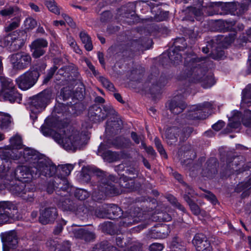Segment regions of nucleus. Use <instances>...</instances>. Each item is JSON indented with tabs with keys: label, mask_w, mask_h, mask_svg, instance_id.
Masks as SVG:
<instances>
[{
	"label": "nucleus",
	"mask_w": 251,
	"mask_h": 251,
	"mask_svg": "<svg viewBox=\"0 0 251 251\" xmlns=\"http://www.w3.org/2000/svg\"><path fill=\"white\" fill-rule=\"evenodd\" d=\"M66 106L62 103L56 105L51 114L45 121L40 131L46 137L51 136L54 140L65 150L75 151L83 148L86 144L77 131L66 129L62 125L61 119L58 114L63 115V110Z\"/></svg>",
	"instance_id": "1"
},
{
	"label": "nucleus",
	"mask_w": 251,
	"mask_h": 251,
	"mask_svg": "<svg viewBox=\"0 0 251 251\" xmlns=\"http://www.w3.org/2000/svg\"><path fill=\"white\" fill-rule=\"evenodd\" d=\"M4 160L0 165V176H3L7 182L18 180L23 183H29L41 176H45L51 174V171L42 168L40 165H37V167L30 165L29 167L20 166L15 169H12L11 163L7 159Z\"/></svg>",
	"instance_id": "2"
},
{
	"label": "nucleus",
	"mask_w": 251,
	"mask_h": 251,
	"mask_svg": "<svg viewBox=\"0 0 251 251\" xmlns=\"http://www.w3.org/2000/svg\"><path fill=\"white\" fill-rule=\"evenodd\" d=\"M125 140L124 137H118L113 142H111L110 140L104 141L100 145L97 152V155L100 156L104 161L108 163L124 159L126 154L124 151L114 152L108 149L112 147L116 149L123 148L125 146Z\"/></svg>",
	"instance_id": "3"
},
{
	"label": "nucleus",
	"mask_w": 251,
	"mask_h": 251,
	"mask_svg": "<svg viewBox=\"0 0 251 251\" xmlns=\"http://www.w3.org/2000/svg\"><path fill=\"white\" fill-rule=\"evenodd\" d=\"M82 174L83 176L86 175V180H89L90 179V176H101V183L99 187L100 192L101 194L98 198L96 197V193L93 194V197L95 200L101 199L105 196H112L119 195V192L114 187L111 183H105V178L103 177L104 173L94 166H87L83 167L82 169Z\"/></svg>",
	"instance_id": "4"
},
{
	"label": "nucleus",
	"mask_w": 251,
	"mask_h": 251,
	"mask_svg": "<svg viewBox=\"0 0 251 251\" xmlns=\"http://www.w3.org/2000/svg\"><path fill=\"white\" fill-rule=\"evenodd\" d=\"M22 157L25 161L29 162L30 166L37 167V165H40L42 168L46 169L50 171L53 169L50 159L32 149L28 148L24 149L23 155L19 158H21Z\"/></svg>",
	"instance_id": "5"
},
{
	"label": "nucleus",
	"mask_w": 251,
	"mask_h": 251,
	"mask_svg": "<svg viewBox=\"0 0 251 251\" xmlns=\"http://www.w3.org/2000/svg\"><path fill=\"white\" fill-rule=\"evenodd\" d=\"M15 181L11 182H7L4 180V177L0 176V190L4 188L7 189L12 194L15 196L21 197L24 200L29 201L32 200L33 195L29 189L26 188L25 184L14 183Z\"/></svg>",
	"instance_id": "6"
},
{
	"label": "nucleus",
	"mask_w": 251,
	"mask_h": 251,
	"mask_svg": "<svg viewBox=\"0 0 251 251\" xmlns=\"http://www.w3.org/2000/svg\"><path fill=\"white\" fill-rule=\"evenodd\" d=\"M51 164L53 169L52 171H51V174L50 175L45 176V177H50L55 176L53 179L56 180L55 182L56 184L58 185L60 184V181H61L64 186L61 187L60 189L63 191H68L69 189V184L66 180V177L71 174V172L74 169V165L73 164H68L66 165H61L56 167L51 161Z\"/></svg>",
	"instance_id": "7"
},
{
	"label": "nucleus",
	"mask_w": 251,
	"mask_h": 251,
	"mask_svg": "<svg viewBox=\"0 0 251 251\" xmlns=\"http://www.w3.org/2000/svg\"><path fill=\"white\" fill-rule=\"evenodd\" d=\"M51 96L49 91H44L32 98L29 103L30 117L36 118L32 114H36L43 111L50 102Z\"/></svg>",
	"instance_id": "8"
},
{
	"label": "nucleus",
	"mask_w": 251,
	"mask_h": 251,
	"mask_svg": "<svg viewBox=\"0 0 251 251\" xmlns=\"http://www.w3.org/2000/svg\"><path fill=\"white\" fill-rule=\"evenodd\" d=\"M193 132L191 127H187L181 130L176 127H172L168 128L165 131L166 141L168 144L170 145L176 143L177 141V135H179L181 141L186 140Z\"/></svg>",
	"instance_id": "9"
},
{
	"label": "nucleus",
	"mask_w": 251,
	"mask_h": 251,
	"mask_svg": "<svg viewBox=\"0 0 251 251\" xmlns=\"http://www.w3.org/2000/svg\"><path fill=\"white\" fill-rule=\"evenodd\" d=\"M201 61L200 58H192L188 64L191 70L189 75L194 82H201L206 74L207 69L202 67Z\"/></svg>",
	"instance_id": "10"
},
{
	"label": "nucleus",
	"mask_w": 251,
	"mask_h": 251,
	"mask_svg": "<svg viewBox=\"0 0 251 251\" xmlns=\"http://www.w3.org/2000/svg\"><path fill=\"white\" fill-rule=\"evenodd\" d=\"M39 76V73L37 71L29 70L19 76L15 81L20 89L27 90L34 86Z\"/></svg>",
	"instance_id": "11"
},
{
	"label": "nucleus",
	"mask_w": 251,
	"mask_h": 251,
	"mask_svg": "<svg viewBox=\"0 0 251 251\" xmlns=\"http://www.w3.org/2000/svg\"><path fill=\"white\" fill-rule=\"evenodd\" d=\"M18 209V203L14 201H0V226L14 218V213Z\"/></svg>",
	"instance_id": "12"
},
{
	"label": "nucleus",
	"mask_w": 251,
	"mask_h": 251,
	"mask_svg": "<svg viewBox=\"0 0 251 251\" xmlns=\"http://www.w3.org/2000/svg\"><path fill=\"white\" fill-rule=\"evenodd\" d=\"M114 110L111 105H106L102 110L97 105L90 107L88 117L90 122L97 123L103 121L109 114H113Z\"/></svg>",
	"instance_id": "13"
},
{
	"label": "nucleus",
	"mask_w": 251,
	"mask_h": 251,
	"mask_svg": "<svg viewBox=\"0 0 251 251\" xmlns=\"http://www.w3.org/2000/svg\"><path fill=\"white\" fill-rule=\"evenodd\" d=\"M9 141L10 144L9 146L0 148V157L1 162L4 161V159L5 158H7L8 161L10 158V151L14 149H21L23 147L21 137L18 135L11 137Z\"/></svg>",
	"instance_id": "14"
},
{
	"label": "nucleus",
	"mask_w": 251,
	"mask_h": 251,
	"mask_svg": "<svg viewBox=\"0 0 251 251\" xmlns=\"http://www.w3.org/2000/svg\"><path fill=\"white\" fill-rule=\"evenodd\" d=\"M31 59L27 53L21 52L13 54L11 57V62L13 68L16 70H23L30 64Z\"/></svg>",
	"instance_id": "15"
},
{
	"label": "nucleus",
	"mask_w": 251,
	"mask_h": 251,
	"mask_svg": "<svg viewBox=\"0 0 251 251\" xmlns=\"http://www.w3.org/2000/svg\"><path fill=\"white\" fill-rule=\"evenodd\" d=\"M67 229L71 235H73L76 238L82 239L86 241H90L95 238V235L92 232L86 230L84 228L79 227L75 225L68 227Z\"/></svg>",
	"instance_id": "16"
},
{
	"label": "nucleus",
	"mask_w": 251,
	"mask_h": 251,
	"mask_svg": "<svg viewBox=\"0 0 251 251\" xmlns=\"http://www.w3.org/2000/svg\"><path fill=\"white\" fill-rule=\"evenodd\" d=\"M103 209L105 210L104 212L96 211L98 217L115 219L120 217L122 214L121 208L114 204L106 205Z\"/></svg>",
	"instance_id": "17"
},
{
	"label": "nucleus",
	"mask_w": 251,
	"mask_h": 251,
	"mask_svg": "<svg viewBox=\"0 0 251 251\" xmlns=\"http://www.w3.org/2000/svg\"><path fill=\"white\" fill-rule=\"evenodd\" d=\"M3 251H9V249L14 248L18 244L16 232L13 231L1 234Z\"/></svg>",
	"instance_id": "18"
},
{
	"label": "nucleus",
	"mask_w": 251,
	"mask_h": 251,
	"mask_svg": "<svg viewBox=\"0 0 251 251\" xmlns=\"http://www.w3.org/2000/svg\"><path fill=\"white\" fill-rule=\"evenodd\" d=\"M193 243L197 251H211L209 242L202 234H196L193 239Z\"/></svg>",
	"instance_id": "19"
},
{
	"label": "nucleus",
	"mask_w": 251,
	"mask_h": 251,
	"mask_svg": "<svg viewBox=\"0 0 251 251\" xmlns=\"http://www.w3.org/2000/svg\"><path fill=\"white\" fill-rule=\"evenodd\" d=\"M57 216V210L54 207L46 208L40 213L39 221L43 225L53 222Z\"/></svg>",
	"instance_id": "20"
},
{
	"label": "nucleus",
	"mask_w": 251,
	"mask_h": 251,
	"mask_svg": "<svg viewBox=\"0 0 251 251\" xmlns=\"http://www.w3.org/2000/svg\"><path fill=\"white\" fill-rule=\"evenodd\" d=\"M47 46V41L43 39H38L33 41L31 45L33 56L38 58L43 55L45 52L44 48Z\"/></svg>",
	"instance_id": "21"
},
{
	"label": "nucleus",
	"mask_w": 251,
	"mask_h": 251,
	"mask_svg": "<svg viewBox=\"0 0 251 251\" xmlns=\"http://www.w3.org/2000/svg\"><path fill=\"white\" fill-rule=\"evenodd\" d=\"M211 104L209 102H204L203 103L194 105L191 111L189 112L187 118L189 119H203V118L201 116V111L204 110L205 108H210Z\"/></svg>",
	"instance_id": "22"
},
{
	"label": "nucleus",
	"mask_w": 251,
	"mask_h": 251,
	"mask_svg": "<svg viewBox=\"0 0 251 251\" xmlns=\"http://www.w3.org/2000/svg\"><path fill=\"white\" fill-rule=\"evenodd\" d=\"M18 32H14L4 38L6 46H13V50L20 49L23 45V40L17 36Z\"/></svg>",
	"instance_id": "23"
},
{
	"label": "nucleus",
	"mask_w": 251,
	"mask_h": 251,
	"mask_svg": "<svg viewBox=\"0 0 251 251\" xmlns=\"http://www.w3.org/2000/svg\"><path fill=\"white\" fill-rule=\"evenodd\" d=\"M4 93L0 94V100H7L11 103H20L22 99V95L20 94L17 89L7 92L6 95Z\"/></svg>",
	"instance_id": "24"
},
{
	"label": "nucleus",
	"mask_w": 251,
	"mask_h": 251,
	"mask_svg": "<svg viewBox=\"0 0 251 251\" xmlns=\"http://www.w3.org/2000/svg\"><path fill=\"white\" fill-rule=\"evenodd\" d=\"M0 81L1 85L0 94L4 93L3 95H6L8 92L17 89L12 80L9 78L0 75Z\"/></svg>",
	"instance_id": "25"
},
{
	"label": "nucleus",
	"mask_w": 251,
	"mask_h": 251,
	"mask_svg": "<svg viewBox=\"0 0 251 251\" xmlns=\"http://www.w3.org/2000/svg\"><path fill=\"white\" fill-rule=\"evenodd\" d=\"M169 107L172 113L178 114L182 112L186 107V104L183 101H177L174 100L170 102Z\"/></svg>",
	"instance_id": "26"
},
{
	"label": "nucleus",
	"mask_w": 251,
	"mask_h": 251,
	"mask_svg": "<svg viewBox=\"0 0 251 251\" xmlns=\"http://www.w3.org/2000/svg\"><path fill=\"white\" fill-rule=\"evenodd\" d=\"M122 122L120 120L114 122H108L105 128V131L107 133H117L121 129Z\"/></svg>",
	"instance_id": "27"
},
{
	"label": "nucleus",
	"mask_w": 251,
	"mask_h": 251,
	"mask_svg": "<svg viewBox=\"0 0 251 251\" xmlns=\"http://www.w3.org/2000/svg\"><path fill=\"white\" fill-rule=\"evenodd\" d=\"M241 113L238 111L234 110L232 112V116L229 117V123L228 126L231 128H237L240 125Z\"/></svg>",
	"instance_id": "28"
},
{
	"label": "nucleus",
	"mask_w": 251,
	"mask_h": 251,
	"mask_svg": "<svg viewBox=\"0 0 251 251\" xmlns=\"http://www.w3.org/2000/svg\"><path fill=\"white\" fill-rule=\"evenodd\" d=\"M251 104V88L246 87L242 92V101L241 106L245 107L249 106Z\"/></svg>",
	"instance_id": "29"
},
{
	"label": "nucleus",
	"mask_w": 251,
	"mask_h": 251,
	"mask_svg": "<svg viewBox=\"0 0 251 251\" xmlns=\"http://www.w3.org/2000/svg\"><path fill=\"white\" fill-rule=\"evenodd\" d=\"M67 192L74 191L75 197L80 200H84L89 196V193L85 189L75 188L73 187H69Z\"/></svg>",
	"instance_id": "30"
},
{
	"label": "nucleus",
	"mask_w": 251,
	"mask_h": 251,
	"mask_svg": "<svg viewBox=\"0 0 251 251\" xmlns=\"http://www.w3.org/2000/svg\"><path fill=\"white\" fill-rule=\"evenodd\" d=\"M168 227L166 226H161L159 229L154 230L151 233V236L154 238L163 239L168 235Z\"/></svg>",
	"instance_id": "31"
},
{
	"label": "nucleus",
	"mask_w": 251,
	"mask_h": 251,
	"mask_svg": "<svg viewBox=\"0 0 251 251\" xmlns=\"http://www.w3.org/2000/svg\"><path fill=\"white\" fill-rule=\"evenodd\" d=\"M11 122V118L9 114L0 112V128H7Z\"/></svg>",
	"instance_id": "32"
},
{
	"label": "nucleus",
	"mask_w": 251,
	"mask_h": 251,
	"mask_svg": "<svg viewBox=\"0 0 251 251\" xmlns=\"http://www.w3.org/2000/svg\"><path fill=\"white\" fill-rule=\"evenodd\" d=\"M80 38L84 45L85 49L90 51L93 49V45L89 35L85 32H81L80 33Z\"/></svg>",
	"instance_id": "33"
},
{
	"label": "nucleus",
	"mask_w": 251,
	"mask_h": 251,
	"mask_svg": "<svg viewBox=\"0 0 251 251\" xmlns=\"http://www.w3.org/2000/svg\"><path fill=\"white\" fill-rule=\"evenodd\" d=\"M170 60L174 64H178L182 61V56L181 54L177 52L175 50H171L168 55Z\"/></svg>",
	"instance_id": "34"
},
{
	"label": "nucleus",
	"mask_w": 251,
	"mask_h": 251,
	"mask_svg": "<svg viewBox=\"0 0 251 251\" xmlns=\"http://www.w3.org/2000/svg\"><path fill=\"white\" fill-rule=\"evenodd\" d=\"M201 83V85L204 88H207L213 85L215 81L212 75H206L205 74Z\"/></svg>",
	"instance_id": "35"
},
{
	"label": "nucleus",
	"mask_w": 251,
	"mask_h": 251,
	"mask_svg": "<svg viewBox=\"0 0 251 251\" xmlns=\"http://www.w3.org/2000/svg\"><path fill=\"white\" fill-rule=\"evenodd\" d=\"M251 111L250 110L246 111L244 117L242 118V122L243 125L249 127L248 130V133L251 134Z\"/></svg>",
	"instance_id": "36"
},
{
	"label": "nucleus",
	"mask_w": 251,
	"mask_h": 251,
	"mask_svg": "<svg viewBox=\"0 0 251 251\" xmlns=\"http://www.w3.org/2000/svg\"><path fill=\"white\" fill-rule=\"evenodd\" d=\"M184 199L189 204L192 212L195 215H199L201 213L200 207L195 203L188 196H185Z\"/></svg>",
	"instance_id": "37"
},
{
	"label": "nucleus",
	"mask_w": 251,
	"mask_h": 251,
	"mask_svg": "<svg viewBox=\"0 0 251 251\" xmlns=\"http://www.w3.org/2000/svg\"><path fill=\"white\" fill-rule=\"evenodd\" d=\"M100 81L103 86L107 90L112 92L115 91V88L114 85L107 78L104 77H100Z\"/></svg>",
	"instance_id": "38"
},
{
	"label": "nucleus",
	"mask_w": 251,
	"mask_h": 251,
	"mask_svg": "<svg viewBox=\"0 0 251 251\" xmlns=\"http://www.w3.org/2000/svg\"><path fill=\"white\" fill-rule=\"evenodd\" d=\"M45 2L50 11L56 14H59V10L55 4L54 0H45Z\"/></svg>",
	"instance_id": "39"
},
{
	"label": "nucleus",
	"mask_w": 251,
	"mask_h": 251,
	"mask_svg": "<svg viewBox=\"0 0 251 251\" xmlns=\"http://www.w3.org/2000/svg\"><path fill=\"white\" fill-rule=\"evenodd\" d=\"M91 251H116V249L113 246H105L104 245L98 244Z\"/></svg>",
	"instance_id": "40"
},
{
	"label": "nucleus",
	"mask_w": 251,
	"mask_h": 251,
	"mask_svg": "<svg viewBox=\"0 0 251 251\" xmlns=\"http://www.w3.org/2000/svg\"><path fill=\"white\" fill-rule=\"evenodd\" d=\"M67 40L68 44L75 52L78 54H80L81 53V50L77 45L76 43L74 38L72 37H68Z\"/></svg>",
	"instance_id": "41"
},
{
	"label": "nucleus",
	"mask_w": 251,
	"mask_h": 251,
	"mask_svg": "<svg viewBox=\"0 0 251 251\" xmlns=\"http://www.w3.org/2000/svg\"><path fill=\"white\" fill-rule=\"evenodd\" d=\"M154 143H155L156 147L158 151L159 152L160 154L161 155L163 156L164 157H165V158H167V155L166 154V152L164 150V149L161 144V141L158 138H157V137L155 138Z\"/></svg>",
	"instance_id": "42"
},
{
	"label": "nucleus",
	"mask_w": 251,
	"mask_h": 251,
	"mask_svg": "<svg viewBox=\"0 0 251 251\" xmlns=\"http://www.w3.org/2000/svg\"><path fill=\"white\" fill-rule=\"evenodd\" d=\"M25 25L26 29H31L35 27L37 25V22L34 19L28 18L25 21Z\"/></svg>",
	"instance_id": "43"
},
{
	"label": "nucleus",
	"mask_w": 251,
	"mask_h": 251,
	"mask_svg": "<svg viewBox=\"0 0 251 251\" xmlns=\"http://www.w3.org/2000/svg\"><path fill=\"white\" fill-rule=\"evenodd\" d=\"M20 23V20L18 18H16L13 20V21L10 23L8 25L5 27V30L6 31H10L17 28Z\"/></svg>",
	"instance_id": "44"
},
{
	"label": "nucleus",
	"mask_w": 251,
	"mask_h": 251,
	"mask_svg": "<svg viewBox=\"0 0 251 251\" xmlns=\"http://www.w3.org/2000/svg\"><path fill=\"white\" fill-rule=\"evenodd\" d=\"M164 248L163 244L158 243H154L151 244L149 247L150 251H161Z\"/></svg>",
	"instance_id": "45"
},
{
	"label": "nucleus",
	"mask_w": 251,
	"mask_h": 251,
	"mask_svg": "<svg viewBox=\"0 0 251 251\" xmlns=\"http://www.w3.org/2000/svg\"><path fill=\"white\" fill-rule=\"evenodd\" d=\"M168 200L172 203L173 204L175 205L176 207L178 208L179 210H181L183 212L185 211V208L181 205L180 203H179L176 200L173 196H170L168 198Z\"/></svg>",
	"instance_id": "46"
},
{
	"label": "nucleus",
	"mask_w": 251,
	"mask_h": 251,
	"mask_svg": "<svg viewBox=\"0 0 251 251\" xmlns=\"http://www.w3.org/2000/svg\"><path fill=\"white\" fill-rule=\"evenodd\" d=\"M14 12L12 7H8L0 11V15L4 17L10 16Z\"/></svg>",
	"instance_id": "47"
},
{
	"label": "nucleus",
	"mask_w": 251,
	"mask_h": 251,
	"mask_svg": "<svg viewBox=\"0 0 251 251\" xmlns=\"http://www.w3.org/2000/svg\"><path fill=\"white\" fill-rule=\"evenodd\" d=\"M141 148L145 149L149 154H150L152 156H154V155L156 154L152 147L151 146H149L148 147H147V146L146 145L145 143L144 142H141Z\"/></svg>",
	"instance_id": "48"
},
{
	"label": "nucleus",
	"mask_w": 251,
	"mask_h": 251,
	"mask_svg": "<svg viewBox=\"0 0 251 251\" xmlns=\"http://www.w3.org/2000/svg\"><path fill=\"white\" fill-rule=\"evenodd\" d=\"M128 175L129 176H126V181L129 179L130 180L132 178H135L137 175V171L135 169H132L130 170H126V175Z\"/></svg>",
	"instance_id": "49"
},
{
	"label": "nucleus",
	"mask_w": 251,
	"mask_h": 251,
	"mask_svg": "<svg viewBox=\"0 0 251 251\" xmlns=\"http://www.w3.org/2000/svg\"><path fill=\"white\" fill-rule=\"evenodd\" d=\"M125 168V164L124 163H122L119 165L116 166L115 167V170L119 174V176H124Z\"/></svg>",
	"instance_id": "50"
},
{
	"label": "nucleus",
	"mask_w": 251,
	"mask_h": 251,
	"mask_svg": "<svg viewBox=\"0 0 251 251\" xmlns=\"http://www.w3.org/2000/svg\"><path fill=\"white\" fill-rule=\"evenodd\" d=\"M55 187L57 188V186L54 184L53 181H50L47 186V192L49 194L52 193Z\"/></svg>",
	"instance_id": "51"
},
{
	"label": "nucleus",
	"mask_w": 251,
	"mask_h": 251,
	"mask_svg": "<svg viewBox=\"0 0 251 251\" xmlns=\"http://www.w3.org/2000/svg\"><path fill=\"white\" fill-rule=\"evenodd\" d=\"M131 137L133 140L136 143V144H139L140 142L142 141V138L143 136H139L137 135V134L135 132H132L131 133Z\"/></svg>",
	"instance_id": "52"
},
{
	"label": "nucleus",
	"mask_w": 251,
	"mask_h": 251,
	"mask_svg": "<svg viewBox=\"0 0 251 251\" xmlns=\"http://www.w3.org/2000/svg\"><path fill=\"white\" fill-rule=\"evenodd\" d=\"M57 69V67L56 66H54L50 69L48 72L47 77L45 78V81H48L52 77Z\"/></svg>",
	"instance_id": "53"
},
{
	"label": "nucleus",
	"mask_w": 251,
	"mask_h": 251,
	"mask_svg": "<svg viewBox=\"0 0 251 251\" xmlns=\"http://www.w3.org/2000/svg\"><path fill=\"white\" fill-rule=\"evenodd\" d=\"M225 123L223 121H218L217 123L213 125V128L216 131H219L224 126Z\"/></svg>",
	"instance_id": "54"
},
{
	"label": "nucleus",
	"mask_w": 251,
	"mask_h": 251,
	"mask_svg": "<svg viewBox=\"0 0 251 251\" xmlns=\"http://www.w3.org/2000/svg\"><path fill=\"white\" fill-rule=\"evenodd\" d=\"M205 197L206 199L210 201L213 204H215L216 203V198L213 194L208 193L206 195H205Z\"/></svg>",
	"instance_id": "55"
},
{
	"label": "nucleus",
	"mask_w": 251,
	"mask_h": 251,
	"mask_svg": "<svg viewBox=\"0 0 251 251\" xmlns=\"http://www.w3.org/2000/svg\"><path fill=\"white\" fill-rule=\"evenodd\" d=\"M101 227L102 228V230L106 232L109 231L108 228L110 229L112 227V224L110 222H105L101 225Z\"/></svg>",
	"instance_id": "56"
},
{
	"label": "nucleus",
	"mask_w": 251,
	"mask_h": 251,
	"mask_svg": "<svg viewBox=\"0 0 251 251\" xmlns=\"http://www.w3.org/2000/svg\"><path fill=\"white\" fill-rule=\"evenodd\" d=\"M181 42H185V40L183 38H178V39H176L175 44L176 48V50H183V48H185L184 46V47H180L179 46L177 45L178 43H181Z\"/></svg>",
	"instance_id": "57"
},
{
	"label": "nucleus",
	"mask_w": 251,
	"mask_h": 251,
	"mask_svg": "<svg viewBox=\"0 0 251 251\" xmlns=\"http://www.w3.org/2000/svg\"><path fill=\"white\" fill-rule=\"evenodd\" d=\"M85 62L88 66V67L90 69V70L93 72L94 75H97V72L95 70V67L92 64L91 62L89 61L87 59H85Z\"/></svg>",
	"instance_id": "58"
},
{
	"label": "nucleus",
	"mask_w": 251,
	"mask_h": 251,
	"mask_svg": "<svg viewBox=\"0 0 251 251\" xmlns=\"http://www.w3.org/2000/svg\"><path fill=\"white\" fill-rule=\"evenodd\" d=\"M126 11L124 7H121L117 12V16H119L118 18H120V17H124Z\"/></svg>",
	"instance_id": "59"
},
{
	"label": "nucleus",
	"mask_w": 251,
	"mask_h": 251,
	"mask_svg": "<svg viewBox=\"0 0 251 251\" xmlns=\"http://www.w3.org/2000/svg\"><path fill=\"white\" fill-rule=\"evenodd\" d=\"M114 96L115 98L120 102L124 103V100H123L122 97L120 94L118 93H114Z\"/></svg>",
	"instance_id": "60"
},
{
	"label": "nucleus",
	"mask_w": 251,
	"mask_h": 251,
	"mask_svg": "<svg viewBox=\"0 0 251 251\" xmlns=\"http://www.w3.org/2000/svg\"><path fill=\"white\" fill-rule=\"evenodd\" d=\"M192 12L196 17H198L203 14L202 11L200 9L194 8Z\"/></svg>",
	"instance_id": "61"
},
{
	"label": "nucleus",
	"mask_w": 251,
	"mask_h": 251,
	"mask_svg": "<svg viewBox=\"0 0 251 251\" xmlns=\"http://www.w3.org/2000/svg\"><path fill=\"white\" fill-rule=\"evenodd\" d=\"M98 57L99 58V61H100V63L101 65H104V61L103 53L99 52L98 53Z\"/></svg>",
	"instance_id": "62"
},
{
	"label": "nucleus",
	"mask_w": 251,
	"mask_h": 251,
	"mask_svg": "<svg viewBox=\"0 0 251 251\" xmlns=\"http://www.w3.org/2000/svg\"><path fill=\"white\" fill-rule=\"evenodd\" d=\"M143 162L144 165V166L148 169H151V165L148 162V161L145 159L144 157H143Z\"/></svg>",
	"instance_id": "63"
},
{
	"label": "nucleus",
	"mask_w": 251,
	"mask_h": 251,
	"mask_svg": "<svg viewBox=\"0 0 251 251\" xmlns=\"http://www.w3.org/2000/svg\"><path fill=\"white\" fill-rule=\"evenodd\" d=\"M174 176L178 181L181 182L182 181L181 176L178 173L175 172L174 173Z\"/></svg>",
	"instance_id": "64"
}]
</instances>
